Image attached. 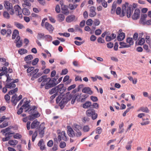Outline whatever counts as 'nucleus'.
I'll use <instances>...</instances> for the list:
<instances>
[{
  "instance_id": "f257e3e1",
  "label": "nucleus",
  "mask_w": 151,
  "mask_h": 151,
  "mask_svg": "<svg viewBox=\"0 0 151 151\" xmlns=\"http://www.w3.org/2000/svg\"><path fill=\"white\" fill-rule=\"evenodd\" d=\"M4 6L9 13L11 15H13L15 13L16 15L18 16L20 18L23 17L22 14V9L18 5H16L14 6V9H13L12 4L10 3L9 1H5L4 3Z\"/></svg>"
},
{
  "instance_id": "f03ea898",
  "label": "nucleus",
  "mask_w": 151,
  "mask_h": 151,
  "mask_svg": "<svg viewBox=\"0 0 151 151\" xmlns=\"http://www.w3.org/2000/svg\"><path fill=\"white\" fill-rule=\"evenodd\" d=\"M137 4L133 3L132 6L129 4L127 2H125L122 6V15L124 16L126 14L128 18L130 17L131 15L133 12V7L135 9L137 7Z\"/></svg>"
},
{
  "instance_id": "7ed1b4c3",
  "label": "nucleus",
  "mask_w": 151,
  "mask_h": 151,
  "mask_svg": "<svg viewBox=\"0 0 151 151\" xmlns=\"http://www.w3.org/2000/svg\"><path fill=\"white\" fill-rule=\"evenodd\" d=\"M46 85L45 86V88L46 89H48L51 88L55 87L58 84V83H55L50 78H47L46 81Z\"/></svg>"
},
{
  "instance_id": "20e7f679",
  "label": "nucleus",
  "mask_w": 151,
  "mask_h": 151,
  "mask_svg": "<svg viewBox=\"0 0 151 151\" xmlns=\"http://www.w3.org/2000/svg\"><path fill=\"white\" fill-rule=\"evenodd\" d=\"M86 114L88 116H91L92 119L95 120L97 117V114L95 113V110L91 108L89 109L86 111Z\"/></svg>"
},
{
  "instance_id": "39448f33",
  "label": "nucleus",
  "mask_w": 151,
  "mask_h": 151,
  "mask_svg": "<svg viewBox=\"0 0 151 151\" xmlns=\"http://www.w3.org/2000/svg\"><path fill=\"white\" fill-rule=\"evenodd\" d=\"M73 128L76 131V136L77 137H80L82 135V133L81 131V126L78 124H74Z\"/></svg>"
},
{
  "instance_id": "423d86ee",
  "label": "nucleus",
  "mask_w": 151,
  "mask_h": 151,
  "mask_svg": "<svg viewBox=\"0 0 151 151\" xmlns=\"http://www.w3.org/2000/svg\"><path fill=\"white\" fill-rule=\"evenodd\" d=\"M57 93L58 94H62L66 90V88L64 86V85L63 84H60L56 86Z\"/></svg>"
},
{
  "instance_id": "0eeeda50",
  "label": "nucleus",
  "mask_w": 151,
  "mask_h": 151,
  "mask_svg": "<svg viewBox=\"0 0 151 151\" xmlns=\"http://www.w3.org/2000/svg\"><path fill=\"white\" fill-rule=\"evenodd\" d=\"M47 75H44L40 77L38 79V82L39 83L41 82V86H44L46 85V81L47 78Z\"/></svg>"
},
{
  "instance_id": "6e6552de",
  "label": "nucleus",
  "mask_w": 151,
  "mask_h": 151,
  "mask_svg": "<svg viewBox=\"0 0 151 151\" xmlns=\"http://www.w3.org/2000/svg\"><path fill=\"white\" fill-rule=\"evenodd\" d=\"M67 133L68 135L70 137L76 136V134L73 129L70 126L67 127Z\"/></svg>"
},
{
  "instance_id": "1a4fd4ad",
  "label": "nucleus",
  "mask_w": 151,
  "mask_h": 151,
  "mask_svg": "<svg viewBox=\"0 0 151 151\" xmlns=\"http://www.w3.org/2000/svg\"><path fill=\"white\" fill-rule=\"evenodd\" d=\"M140 11L138 9H136L134 11V13L132 16V18L133 19L136 20L138 19L140 17Z\"/></svg>"
},
{
  "instance_id": "9d476101",
  "label": "nucleus",
  "mask_w": 151,
  "mask_h": 151,
  "mask_svg": "<svg viewBox=\"0 0 151 151\" xmlns=\"http://www.w3.org/2000/svg\"><path fill=\"white\" fill-rule=\"evenodd\" d=\"M37 108L36 106H33L31 107H29L27 109L25 110V112L28 111V113L29 114H33L35 111H36Z\"/></svg>"
},
{
  "instance_id": "9b49d317",
  "label": "nucleus",
  "mask_w": 151,
  "mask_h": 151,
  "mask_svg": "<svg viewBox=\"0 0 151 151\" xmlns=\"http://www.w3.org/2000/svg\"><path fill=\"white\" fill-rule=\"evenodd\" d=\"M4 84L5 85V87L2 89V91L4 93H6L7 92V88L12 89H13L12 87H14V86H15V85L14 84H12H12L10 85L9 84H6L4 83Z\"/></svg>"
},
{
  "instance_id": "f8f14e48",
  "label": "nucleus",
  "mask_w": 151,
  "mask_h": 151,
  "mask_svg": "<svg viewBox=\"0 0 151 151\" xmlns=\"http://www.w3.org/2000/svg\"><path fill=\"white\" fill-rule=\"evenodd\" d=\"M45 26L46 29L48 30L49 32L52 33L54 30V27L52 26L48 22H46L45 24Z\"/></svg>"
},
{
  "instance_id": "ddd939ff",
  "label": "nucleus",
  "mask_w": 151,
  "mask_h": 151,
  "mask_svg": "<svg viewBox=\"0 0 151 151\" xmlns=\"http://www.w3.org/2000/svg\"><path fill=\"white\" fill-rule=\"evenodd\" d=\"M76 19L75 15L71 14L68 16L66 19V21L68 23L74 21Z\"/></svg>"
},
{
  "instance_id": "4468645a",
  "label": "nucleus",
  "mask_w": 151,
  "mask_h": 151,
  "mask_svg": "<svg viewBox=\"0 0 151 151\" xmlns=\"http://www.w3.org/2000/svg\"><path fill=\"white\" fill-rule=\"evenodd\" d=\"M96 8L94 6H92L90 7V13L89 14V16L92 17L95 16L96 14L95 12Z\"/></svg>"
},
{
  "instance_id": "2eb2a0df",
  "label": "nucleus",
  "mask_w": 151,
  "mask_h": 151,
  "mask_svg": "<svg viewBox=\"0 0 151 151\" xmlns=\"http://www.w3.org/2000/svg\"><path fill=\"white\" fill-rule=\"evenodd\" d=\"M81 97L79 96L78 93H77L73 95V97L71 103L73 104L75 102V100H76L77 101H80Z\"/></svg>"
},
{
  "instance_id": "dca6fc26",
  "label": "nucleus",
  "mask_w": 151,
  "mask_h": 151,
  "mask_svg": "<svg viewBox=\"0 0 151 151\" xmlns=\"http://www.w3.org/2000/svg\"><path fill=\"white\" fill-rule=\"evenodd\" d=\"M82 92L83 93H87L90 95L93 94V92L91 90V89L89 87H85L82 90Z\"/></svg>"
},
{
  "instance_id": "f3484780",
  "label": "nucleus",
  "mask_w": 151,
  "mask_h": 151,
  "mask_svg": "<svg viewBox=\"0 0 151 151\" xmlns=\"http://www.w3.org/2000/svg\"><path fill=\"white\" fill-rule=\"evenodd\" d=\"M18 99L16 94H15L12 96L11 98V101L14 105L15 106L17 103L19 101L18 100Z\"/></svg>"
},
{
  "instance_id": "a211bd4d",
  "label": "nucleus",
  "mask_w": 151,
  "mask_h": 151,
  "mask_svg": "<svg viewBox=\"0 0 151 151\" xmlns=\"http://www.w3.org/2000/svg\"><path fill=\"white\" fill-rule=\"evenodd\" d=\"M40 116V114L38 112H37L35 114H32L30 115L29 116V119L30 120H32L35 118L38 117Z\"/></svg>"
},
{
  "instance_id": "6ab92c4d",
  "label": "nucleus",
  "mask_w": 151,
  "mask_h": 151,
  "mask_svg": "<svg viewBox=\"0 0 151 151\" xmlns=\"http://www.w3.org/2000/svg\"><path fill=\"white\" fill-rule=\"evenodd\" d=\"M125 38V33L121 32L119 34L117 37V39L119 41H121L123 40Z\"/></svg>"
},
{
  "instance_id": "aec40b11",
  "label": "nucleus",
  "mask_w": 151,
  "mask_h": 151,
  "mask_svg": "<svg viewBox=\"0 0 151 151\" xmlns=\"http://www.w3.org/2000/svg\"><path fill=\"white\" fill-rule=\"evenodd\" d=\"M45 128V127L44 126L41 127H40L39 129V134L41 137H43L45 131L44 129Z\"/></svg>"
},
{
  "instance_id": "412c9836",
  "label": "nucleus",
  "mask_w": 151,
  "mask_h": 151,
  "mask_svg": "<svg viewBox=\"0 0 151 151\" xmlns=\"http://www.w3.org/2000/svg\"><path fill=\"white\" fill-rule=\"evenodd\" d=\"M61 9L62 12L64 14H68L69 13V11L66 6L62 5Z\"/></svg>"
},
{
  "instance_id": "4be33fe9",
  "label": "nucleus",
  "mask_w": 151,
  "mask_h": 151,
  "mask_svg": "<svg viewBox=\"0 0 151 151\" xmlns=\"http://www.w3.org/2000/svg\"><path fill=\"white\" fill-rule=\"evenodd\" d=\"M40 123L35 120L33 121L31 124V128L32 129L35 128L37 127L39 124Z\"/></svg>"
},
{
  "instance_id": "5701e85b",
  "label": "nucleus",
  "mask_w": 151,
  "mask_h": 151,
  "mask_svg": "<svg viewBox=\"0 0 151 151\" xmlns=\"http://www.w3.org/2000/svg\"><path fill=\"white\" fill-rule=\"evenodd\" d=\"M91 103L90 101H87L83 105V107L84 109L88 108L91 106Z\"/></svg>"
},
{
  "instance_id": "b1692460",
  "label": "nucleus",
  "mask_w": 151,
  "mask_h": 151,
  "mask_svg": "<svg viewBox=\"0 0 151 151\" xmlns=\"http://www.w3.org/2000/svg\"><path fill=\"white\" fill-rule=\"evenodd\" d=\"M14 25L17 28L20 29H22L24 27L23 25L17 22H15L14 23Z\"/></svg>"
},
{
  "instance_id": "393cba45",
  "label": "nucleus",
  "mask_w": 151,
  "mask_h": 151,
  "mask_svg": "<svg viewBox=\"0 0 151 151\" xmlns=\"http://www.w3.org/2000/svg\"><path fill=\"white\" fill-rule=\"evenodd\" d=\"M29 101L26 100L24 102V104L22 107L25 110L27 109H28L29 107H30V106L29 104Z\"/></svg>"
},
{
  "instance_id": "a878e982",
  "label": "nucleus",
  "mask_w": 151,
  "mask_h": 151,
  "mask_svg": "<svg viewBox=\"0 0 151 151\" xmlns=\"http://www.w3.org/2000/svg\"><path fill=\"white\" fill-rule=\"evenodd\" d=\"M23 13V14L24 15H29L30 14V12L27 9L24 8L23 9L21 13Z\"/></svg>"
},
{
  "instance_id": "bb28decb",
  "label": "nucleus",
  "mask_w": 151,
  "mask_h": 151,
  "mask_svg": "<svg viewBox=\"0 0 151 151\" xmlns=\"http://www.w3.org/2000/svg\"><path fill=\"white\" fill-rule=\"evenodd\" d=\"M127 42L129 43V45H130V47L131 45H133L134 44V42L133 41V38L131 37H128L127 39Z\"/></svg>"
},
{
  "instance_id": "cd10ccee",
  "label": "nucleus",
  "mask_w": 151,
  "mask_h": 151,
  "mask_svg": "<svg viewBox=\"0 0 151 151\" xmlns=\"http://www.w3.org/2000/svg\"><path fill=\"white\" fill-rule=\"evenodd\" d=\"M65 16L63 14H59L58 16V19L60 22L63 21L65 19Z\"/></svg>"
},
{
  "instance_id": "c85d7f7f",
  "label": "nucleus",
  "mask_w": 151,
  "mask_h": 151,
  "mask_svg": "<svg viewBox=\"0 0 151 151\" xmlns=\"http://www.w3.org/2000/svg\"><path fill=\"white\" fill-rule=\"evenodd\" d=\"M116 7V2H114L112 4V6L111 10V14H114L115 10V9Z\"/></svg>"
},
{
  "instance_id": "c756f323",
  "label": "nucleus",
  "mask_w": 151,
  "mask_h": 151,
  "mask_svg": "<svg viewBox=\"0 0 151 151\" xmlns=\"http://www.w3.org/2000/svg\"><path fill=\"white\" fill-rule=\"evenodd\" d=\"M88 96V95L87 94H83L81 96V102H83L85 101L86 99Z\"/></svg>"
},
{
  "instance_id": "7c9ffc66",
  "label": "nucleus",
  "mask_w": 151,
  "mask_h": 151,
  "mask_svg": "<svg viewBox=\"0 0 151 151\" xmlns=\"http://www.w3.org/2000/svg\"><path fill=\"white\" fill-rule=\"evenodd\" d=\"M19 34V31L17 29H14L12 35V39H15L17 35Z\"/></svg>"
},
{
  "instance_id": "2f4dec72",
  "label": "nucleus",
  "mask_w": 151,
  "mask_h": 151,
  "mask_svg": "<svg viewBox=\"0 0 151 151\" xmlns=\"http://www.w3.org/2000/svg\"><path fill=\"white\" fill-rule=\"evenodd\" d=\"M27 52V50L23 48H21L18 50V53L21 55H23Z\"/></svg>"
},
{
  "instance_id": "473e14b6",
  "label": "nucleus",
  "mask_w": 151,
  "mask_h": 151,
  "mask_svg": "<svg viewBox=\"0 0 151 151\" xmlns=\"http://www.w3.org/2000/svg\"><path fill=\"white\" fill-rule=\"evenodd\" d=\"M4 17L7 19H9L10 18V16L9 13L6 11H4L3 13Z\"/></svg>"
},
{
  "instance_id": "72a5a7b5",
  "label": "nucleus",
  "mask_w": 151,
  "mask_h": 151,
  "mask_svg": "<svg viewBox=\"0 0 151 151\" xmlns=\"http://www.w3.org/2000/svg\"><path fill=\"white\" fill-rule=\"evenodd\" d=\"M139 110L147 113H148L149 112V110L147 107H141L140 108Z\"/></svg>"
},
{
  "instance_id": "f704fd0d",
  "label": "nucleus",
  "mask_w": 151,
  "mask_h": 151,
  "mask_svg": "<svg viewBox=\"0 0 151 151\" xmlns=\"http://www.w3.org/2000/svg\"><path fill=\"white\" fill-rule=\"evenodd\" d=\"M33 58L32 55H29L26 56L24 58V60L26 61H29L32 60Z\"/></svg>"
},
{
  "instance_id": "c9c22d12",
  "label": "nucleus",
  "mask_w": 151,
  "mask_h": 151,
  "mask_svg": "<svg viewBox=\"0 0 151 151\" xmlns=\"http://www.w3.org/2000/svg\"><path fill=\"white\" fill-rule=\"evenodd\" d=\"M9 143L11 145H15L18 143V141L16 140H12L9 141Z\"/></svg>"
},
{
  "instance_id": "e433bc0d",
  "label": "nucleus",
  "mask_w": 151,
  "mask_h": 151,
  "mask_svg": "<svg viewBox=\"0 0 151 151\" xmlns=\"http://www.w3.org/2000/svg\"><path fill=\"white\" fill-rule=\"evenodd\" d=\"M45 36L44 34L43 33H39L37 34V38L38 39L40 40L44 38Z\"/></svg>"
},
{
  "instance_id": "4c0bfd02",
  "label": "nucleus",
  "mask_w": 151,
  "mask_h": 151,
  "mask_svg": "<svg viewBox=\"0 0 151 151\" xmlns=\"http://www.w3.org/2000/svg\"><path fill=\"white\" fill-rule=\"evenodd\" d=\"M78 6V5L77 4H70L69 5V7L70 10H73L76 9Z\"/></svg>"
},
{
  "instance_id": "58836bf2",
  "label": "nucleus",
  "mask_w": 151,
  "mask_h": 151,
  "mask_svg": "<svg viewBox=\"0 0 151 151\" xmlns=\"http://www.w3.org/2000/svg\"><path fill=\"white\" fill-rule=\"evenodd\" d=\"M49 94L51 95L57 92L56 87L52 88L51 90H49Z\"/></svg>"
},
{
  "instance_id": "ea45409f",
  "label": "nucleus",
  "mask_w": 151,
  "mask_h": 151,
  "mask_svg": "<svg viewBox=\"0 0 151 151\" xmlns=\"http://www.w3.org/2000/svg\"><path fill=\"white\" fill-rule=\"evenodd\" d=\"M44 38L48 42H50L52 40V38L51 36L49 35H46L45 36Z\"/></svg>"
},
{
  "instance_id": "a19ab883",
  "label": "nucleus",
  "mask_w": 151,
  "mask_h": 151,
  "mask_svg": "<svg viewBox=\"0 0 151 151\" xmlns=\"http://www.w3.org/2000/svg\"><path fill=\"white\" fill-rule=\"evenodd\" d=\"M15 43L16 44V46L18 48L20 47L22 45V40L16 41L15 42Z\"/></svg>"
},
{
  "instance_id": "79ce46f5",
  "label": "nucleus",
  "mask_w": 151,
  "mask_h": 151,
  "mask_svg": "<svg viewBox=\"0 0 151 151\" xmlns=\"http://www.w3.org/2000/svg\"><path fill=\"white\" fill-rule=\"evenodd\" d=\"M145 42V40L144 38H141L140 40H138V45H143Z\"/></svg>"
},
{
  "instance_id": "37998d69",
  "label": "nucleus",
  "mask_w": 151,
  "mask_h": 151,
  "mask_svg": "<svg viewBox=\"0 0 151 151\" xmlns=\"http://www.w3.org/2000/svg\"><path fill=\"white\" fill-rule=\"evenodd\" d=\"M119 45L123 47V48H128L130 47V45H128L127 44L124 42H120Z\"/></svg>"
},
{
  "instance_id": "c03bdc74",
  "label": "nucleus",
  "mask_w": 151,
  "mask_h": 151,
  "mask_svg": "<svg viewBox=\"0 0 151 151\" xmlns=\"http://www.w3.org/2000/svg\"><path fill=\"white\" fill-rule=\"evenodd\" d=\"M19 81V80L18 79H16L15 80H14L13 79V80L12 81V82H11V83H9V85H13L14 84V85H15V86H14V87H12L13 89L16 86V85L15 84H14V83H17Z\"/></svg>"
},
{
  "instance_id": "a18cd8bd",
  "label": "nucleus",
  "mask_w": 151,
  "mask_h": 151,
  "mask_svg": "<svg viewBox=\"0 0 151 151\" xmlns=\"http://www.w3.org/2000/svg\"><path fill=\"white\" fill-rule=\"evenodd\" d=\"M61 136L62 139L65 141H67V137L66 136L65 133V131H62L61 132Z\"/></svg>"
},
{
  "instance_id": "49530a36",
  "label": "nucleus",
  "mask_w": 151,
  "mask_h": 151,
  "mask_svg": "<svg viewBox=\"0 0 151 151\" xmlns=\"http://www.w3.org/2000/svg\"><path fill=\"white\" fill-rule=\"evenodd\" d=\"M18 91L17 88H15L14 89L11 90L8 92V94L9 95H12L15 92Z\"/></svg>"
},
{
  "instance_id": "de8ad7c7",
  "label": "nucleus",
  "mask_w": 151,
  "mask_h": 151,
  "mask_svg": "<svg viewBox=\"0 0 151 151\" xmlns=\"http://www.w3.org/2000/svg\"><path fill=\"white\" fill-rule=\"evenodd\" d=\"M90 129V128L88 125L84 126L83 128V130L85 132H88Z\"/></svg>"
},
{
  "instance_id": "09e8293b",
  "label": "nucleus",
  "mask_w": 151,
  "mask_h": 151,
  "mask_svg": "<svg viewBox=\"0 0 151 151\" xmlns=\"http://www.w3.org/2000/svg\"><path fill=\"white\" fill-rule=\"evenodd\" d=\"M37 131H35L33 134L32 135V142H34L35 138L37 137Z\"/></svg>"
},
{
  "instance_id": "8fccbe9b",
  "label": "nucleus",
  "mask_w": 151,
  "mask_h": 151,
  "mask_svg": "<svg viewBox=\"0 0 151 151\" xmlns=\"http://www.w3.org/2000/svg\"><path fill=\"white\" fill-rule=\"evenodd\" d=\"M8 123L6 122H4L2 124L0 125V127L1 128H3L5 127L8 126Z\"/></svg>"
},
{
  "instance_id": "3c124183",
  "label": "nucleus",
  "mask_w": 151,
  "mask_h": 151,
  "mask_svg": "<svg viewBox=\"0 0 151 151\" xmlns=\"http://www.w3.org/2000/svg\"><path fill=\"white\" fill-rule=\"evenodd\" d=\"M22 137V135L19 133H17L14 136V139H19Z\"/></svg>"
},
{
  "instance_id": "603ef678",
  "label": "nucleus",
  "mask_w": 151,
  "mask_h": 151,
  "mask_svg": "<svg viewBox=\"0 0 151 151\" xmlns=\"http://www.w3.org/2000/svg\"><path fill=\"white\" fill-rule=\"evenodd\" d=\"M39 70L38 69H36L32 71L30 73V75L31 76L35 74H37V73L39 71Z\"/></svg>"
},
{
  "instance_id": "864d4df0",
  "label": "nucleus",
  "mask_w": 151,
  "mask_h": 151,
  "mask_svg": "<svg viewBox=\"0 0 151 151\" xmlns=\"http://www.w3.org/2000/svg\"><path fill=\"white\" fill-rule=\"evenodd\" d=\"M39 61V59L37 58H35L32 61V64L33 65H36Z\"/></svg>"
},
{
  "instance_id": "5fc2aeb1",
  "label": "nucleus",
  "mask_w": 151,
  "mask_h": 151,
  "mask_svg": "<svg viewBox=\"0 0 151 151\" xmlns=\"http://www.w3.org/2000/svg\"><path fill=\"white\" fill-rule=\"evenodd\" d=\"M93 21L91 19L88 20L86 22V24L87 25L91 26L92 24Z\"/></svg>"
},
{
  "instance_id": "6e6d98bb",
  "label": "nucleus",
  "mask_w": 151,
  "mask_h": 151,
  "mask_svg": "<svg viewBox=\"0 0 151 151\" xmlns=\"http://www.w3.org/2000/svg\"><path fill=\"white\" fill-rule=\"evenodd\" d=\"M90 99L93 102H96L98 101V99L96 96H91L90 97Z\"/></svg>"
},
{
  "instance_id": "4d7b16f0",
  "label": "nucleus",
  "mask_w": 151,
  "mask_h": 151,
  "mask_svg": "<svg viewBox=\"0 0 151 151\" xmlns=\"http://www.w3.org/2000/svg\"><path fill=\"white\" fill-rule=\"evenodd\" d=\"M24 109L22 108V106L18 110L17 113L19 115L20 114L22 113L23 112V109Z\"/></svg>"
},
{
  "instance_id": "13d9d810",
  "label": "nucleus",
  "mask_w": 151,
  "mask_h": 151,
  "mask_svg": "<svg viewBox=\"0 0 151 151\" xmlns=\"http://www.w3.org/2000/svg\"><path fill=\"white\" fill-rule=\"evenodd\" d=\"M66 145V143L64 142H62L60 143L59 146L60 148H63L65 147Z\"/></svg>"
},
{
  "instance_id": "bf43d9fd",
  "label": "nucleus",
  "mask_w": 151,
  "mask_h": 151,
  "mask_svg": "<svg viewBox=\"0 0 151 151\" xmlns=\"http://www.w3.org/2000/svg\"><path fill=\"white\" fill-rule=\"evenodd\" d=\"M114 46V44L111 42H109L107 44V46L109 48H112Z\"/></svg>"
},
{
  "instance_id": "052dcab7",
  "label": "nucleus",
  "mask_w": 151,
  "mask_h": 151,
  "mask_svg": "<svg viewBox=\"0 0 151 151\" xmlns=\"http://www.w3.org/2000/svg\"><path fill=\"white\" fill-rule=\"evenodd\" d=\"M75 28V29L76 30L78 31L81 33H82L83 32V31L82 29L79 27L78 25H76Z\"/></svg>"
},
{
  "instance_id": "680f3d73",
  "label": "nucleus",
  "mask_w": 151,
  "mask_h": 151,
  "mask_svg": "<svg viewBox=\"0 0 151 151\" xmlns=\"http://www.w3.org/2000/svg\"><path fill=\"white\" fill-rule=\"evenodd\" d=\"M102 132V129L100 127H98L97 128L96 133V134H100Z\"/></svg>"
},
{
  "instance_id": "e2e57ef3",
  "label": "nucleus",
  "mask_w": 151,
  "mask_h": 151,
  "mask_svg": "<svg viewBox=\"0 0 151 151\" xmlns=\"http://www.w3.org/2000/svg\"><path fill=\"white\" fill-rule=\"evenodd\" d=\"M9 94H6L4 96V99L7 102H8L10 99V96L9 95Z\"/></svg>"
},
{
  "instance_id": "0e129e2a",
  "label": "nucleus",
  "mask_w": 151,
  "mask_h": 151,
  "mask_svg": "<svg viewBox=\"0 0 151 151\" xmlns=\"http://www.w3.org/2000/svg\"><path fill=\"white\" fill-rule=\"evenodd\" d=\"M98 42L100 43H104V40L101 37H99L97 39Z\"/></svg>"
},
{
  "instance_id": "69168bd1",
  "label": "nucleus",
  "mask_w": 151,
  "mask_h": 151,
  "mask_svg": "<svg viewBox=\"0 0 151 151\" xmlns=\"http://www.w3.org/2000/svg\"><path fill=\"white\" fill-rule=\"evenodd\" d=\"M101 33V30L99 29L96 30L95 32V34L96 35H100Z\"/></svg>"
},
{
  "instance_id": "338daca9",
  "label": "nucleus",
  "mask_w": 151,
  "mask_h": 151,
  "mask_svg": "<svg viewBox=\"0 0 151 151\" xmlns=\"http://www.w3.org/2000/svg\"><path fill=\"white\" fill-rule=\"evenodd\" d=\"M147 14H145L142 15L141 17L140 20L142 22H144L145 18L147 17Z\"/></svg>"
},
{
  "instance_id": "774afa93",
  "label": "nucleus",
  "mask_w": 151,
  "mask_h": 151,
  "mask_svg": "<svg viewBox=\"0 0 151 151\" xmlns=\"http://www.w3.org/2000/svg\"><path fill=\"white\" fill-rule=\"evenodd\" d=\"M53 142L52 140H49L47 143V145L49 147H51L53 145Z\"/></svg>"
}]
</instances>
